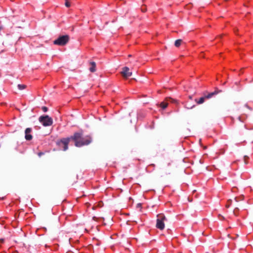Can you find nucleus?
Listing matches in <instances>:
<instances>
[{"label": "nucleus", "mask_w": 253, "mask_h": 253, "mask_svg": "<svg viewBox=\"0 0 253 253\" xmlns=\"http://www.w3.org/2000/svg\"><path fill=\"white\" fill-rule=\"evenodd\" d=\"M31 131H32V129L31 128H27L25 129V139L27 140H31L32 139L33 136L31 134Z\"/></svg>", "instance_id": "9"}, {"label": "nucleus", "mask_w": 253, "mask_h": 253, "mask_svg": "<svg viewBox=\"0 0 253 253\" xmlns=\"http://www.w3.org/2000/svg\"><path fill=\"white\" fill-rule=\"evenodd\" d=\"M181 42H182L181 40H180V39L177 40L175 42L174 45L176 47H179L181 45Z\"/></svg>", "instance_id": "11"}, {"label": "nucleus", "mask_w": 253, "mask_h": 253, "mask_svg": "<svg viewBox=\"0 0 253 253\" xmlns=\"http://www.w3.org/2000/svg\"><path fill=\"white\" fill-rule=\"evenodd\" d=\"M43 153L42 152H39L38 153V155L39 157H41L42 155H43Z\"/></svg>", "instance_id": "18"}, {"label": "nucleus", "mask_w": 253, "mask_h": 253, "mask_svg": "<svg viewBox=\"0 0 253 253\" xmlns=\"http://www.w3.org/2000/svg\"><path fill=\"white\" fill-rule=\"evenodd\" d=\"M141 10H142V11L144 12L146 10V8H145V6H144V8L141 7Z\"/></svg>", "instance_id": "19"}, {"label": "nucleus", "mask_w": 253, "mask_h": 253, "mask_svg": "<svg viewBox=\"0 0 253 253\" xmlns=\"http://www.w3.org/2000/svg\"><path fill=\"white\" fill-rule=\"evenodd\" d=\"M90 67L89 71L91 72H94L96 71V64L94 62H91L90 63Z\"/></svg>", "instance_id": "10"}, {"label": "nucleus", "mask_w": 253, "mask_h": 253, "mask_svg": "<svg viewBox=\"0 0 253 253\" xmlns=\"http://www.w3.org/2000/svg\"><path fill=\"white\" fill-rule=\"evenodd\" d=\"M231 203V201H228L227 203L225 205L226 208H228L230 207V205Z\"/></svg>", "instance_id": "17"}, {"label": "nucleus", "mask_w": 253, "mask_h": 253, "mask_svg": "<svg viewBox=\"0 0 253 253\" xmlns=\"http://www.w3.org/2000/svg\"><path fill=\"white\" fill-rule=\"evenodd\" d=\"M239 212H240V210L238 208H236L235 209H234V211H233V213H234V214L235 215V216H238L239 215Z\"/></svg>", "instance_id": "12"}, {"label": "nucleus", "mask_w": 253, "mask_h": 253, "mask_svg": "<svg viewBox=\"0 0 253 253\" xmlns=\"http://www.w3.org/2000/svg\"><path fill=\"white\" fill-rule=\"evenodd\" d=\"M69 41V36L68 35H64L60 36L56 40L54 41L53 43L58 45H64Z\"/></svg>", "instance_id": "6"}, {"label": "nucleus", "mask_w": 253, "mask_h": 253, "mask_svg": "<svg viewBox=\"0 0 253 253\" xmlns=\"http://www.w3.org/2000/svg\"><path fill=\"white\" fill-rule=\"evenodd\" d=\"M215 93L214 92H211L205 95L204 97H201L199 100H196L197 104H200L204 102L205 99H208L213 96Z\"/></svg>", "instance_id": "7"}, {"label": "nucleus", "mask_w": 253, "mask_h": 253, "mask_svg": "<svg viewBox=\"0 0 253 253\" xmlns=\"http://www.w3.org/2000/svg\"><path fill=\"white\" fill-rule=\"evenodd\" d=\"M71 139L74 141L75 145L77 147H81L89 144L91 141V138L89 136H83L81 132H75L71 136Z\"/></svg>", "instance_id": "1"}, {"label": "nucleus", "mask_w": 253, "mask_h": 253, "mask_svg": "<svg viewBox=\"0 0 253 253\" xmlns=\"http://www.w3.org/2000/svg\"><path fill=\"white\" fill-rule=\"evenodd\" d=\"M65 0V5L66 7H69L70 6V1L71 0Z\"/></svg>", "instance_id": "13"}, {"label": "nucleus", "mask_w": 253, "mask_h": 253, "mask_svg": "<svg viewBox=\"0 0 253 253\" xmlns=\"http://www.w3.org/2000/svg\"><path fill=\"white\" fill-rule=\"evenodd\" d=\"M39 121L44 126H50L53 123L52 118L47 115L41 116Z\"/></svg>", "instance_id": "5"}, {"label": "nucleus", "mask_w": 253, "mask_h": 253, "mask_svg": "<svg viewBox=\"0 0 253 253\" xmlns=\"http://www.w3.org/2000/svg\"><path fill=\"white\" fill-rule=\"evenodd\" d=\"M169 103L178 104V101L176 99H173L169 97H168L165 98L163 102L160 103L159 104H157V106L164 110L168 107Z\"/></svg>", "instance_id": "4"}, {"label": "nucleus", "mask_w": 253, "mask_h": 253, "mask_svg": "<svg viewBox=\"0 0 253 253\" xmlns=\"http://www.w3.org/2000/svg\"><path fill=\"white\" fill-rule=\"evenodd\" d=\"M2 28L1 26H0V31L1 30Z\"/></svg>", "instance_id": "22"}, {"label": "nucleus", "mask_w": 253, "mask_h": 253, "mask_svg": "<svg viewBox=\"0 0 253 253\" xmlns=\"http://www.w3.org/2000/svg\"><path fill=\"white\" fill-rule=\"evenodd\" d=\"M18 87L20 89H24L26 88V86L24 84H18Z\"/></svg>", "instance_id": "14"}, {"label": "nucleus", "mask_w": 253, "mask_h": 253, "mask_svg": "<svg viewBox=\"0 0 253 253\" xmlns=\"http://www.w3.org/2000/svg\"><path fill=\"white\" fill-rule=\"evenodd\" d=\"M71 139V137L61 138L56 142V144L63 151H66L68 149V144Z\"/></svg>", "instance_id": "3"}, {"label": "nucleus", "mask_w": 253, "mask_h": 253, "mask_svg": "<svg viewBox=\"0 0 253 253\" xmlns=\"http://www.w3.org/2000/svg\"><path fill=\"white\" fill-rule=\"evenodd\" d=\"M246 159H248V157L247 156H245V160H246Z\"/></svg>", "instance_id": "21"}, {"label": "nucleus", "mask_w": 253, "mask_h": 253, "mask_svg": "<svg viewBox=\"0 0 253 253\" xmlns=\"http://www.w3.org/2000/svg\"><path fill=\"white\" fill-rule=\"evenodd\" d=\"M121 75L124 78L127 79L131 76L132 73L130 72L128 67H125L123 68Z\"/></svg>", "instance_id": "8"}, {"label": "nucleus", "mask_w": 253, "mask_h": 253, "mask_svg": "<svg viewBox=\"0 0 253 253\" xmlns=\"http://www.w3.org/2000/svg\"><path fill=\"white\" fill-rule=\"evenodd\" d=\"M42 110L44 112H47V110H48V108H47L46 107H45V106H43V107H42Z\"/></svg>", "instance_id": "16"}, {"label": "nucleus", "mask_w": 253, "mask_h": 253, "mask_svg": "<svg viewBox=\"0 0 253 253\" xmlns=\"http://www.w3.org/2000/svg\"><path fill=\"white\" fill-rule=\"evenodd\" d=\"M166 220L167 218L164 213L158 214L156 224V228L160 230H163L165 227V221Z\"/></svg>", "instance_id": "2"}, {"label": "nucleus", "mask_w": 253, "mask_h": 253, "mask_svg": "<svg viewBox=\"0 0 253 253\" xmlns=\"http://www.w3.org/2000/svg\"><path fill=\"white\" fill-rule=\"evenodd\" d=\"M155 165H154V164H151V165H149V166H148L147 169H151V168L153 169V168H155Z\"/></svg>", "instance_id": "15"}, {"label": "nucleus", "mask_w": 253, "mask_h": 253, "mask_svg": "<svg viewBox=\"0 0 253 253\" xmlns=\"http://www.w3.org/2000/svg\"><path fill=\"white\" fill-rule=\"evenodd\" d=\"M245 106H246L247 108H249V109H250V110H252V108L249 107L248 104H246Z\"/></svg>", "instance_id": "20"}, {"label": "nucleus", "mask_w": 253, "mask_h": 253, "mask_svg": "<svg viewBox=\"0 0 253 253\" xmlns=\"http://www.w3.org/2000/svg\"><path fill=\"white\" fill-rule=\"evenodd\" d=\"M1 199V200H3L4 199V197H2Z\"/></svg>", "instance_id": "23"}]
</instances>
